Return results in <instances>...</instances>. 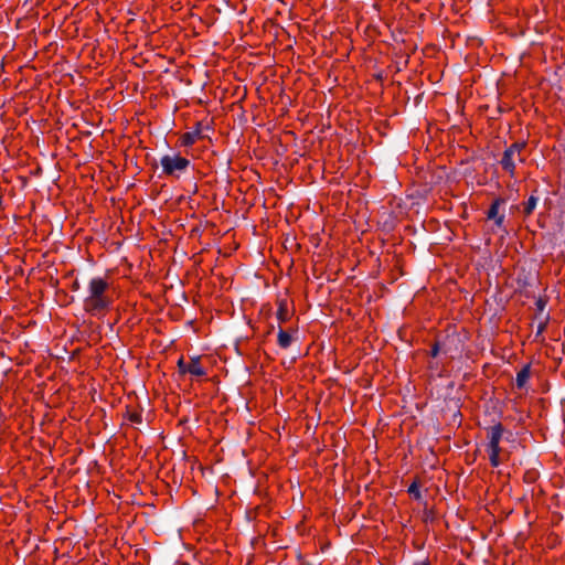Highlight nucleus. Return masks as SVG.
<instances>
[{"mask_svg": "<svg viewBox=\"0 0 565 565\" xmlns=\"http://www.w3.org/2000/svg\"><path fill=\"white\" fill-rule=\"evenodd\" d=\"M414 565H429V562L428 561H424V562L416 563Z\"/></svg>", "mask_w": 565, "mask_h": 565, "instance_id": "obj_16", "label": "nucleus"}, {"mask_svg": "<svg viewBox=\"0 0 565 565\" xmlns=\"http://www.w3.org/2000/svg\"><path fill=\"white\" fill-rule=\"evenodd\" d=\"M438 350H439V349H438V345H434V348L431 349V355H433V356H437V354H438Z\"/></svg>", "mask_w": 565, "mask_h": 565, "instance_id": "obj_15", "label": "nucleus"}, {"mask_svg": "<svg viewBox=\"0 0 565 565\" xmlns=\"http://www.w3.org/2000/svg\"><path fill=\"white\" fill-rule=\"evenodd\" d=\"M276 317L280 323L288 321L291 318V311L289 310L288 302L286 299H280L277 303Z\"/></svg>", "mask_w": 565, "mask_h": 565, "instance_id": "obj_6", "label": "nucleus"}, {"mask_svg": "<svg viewBox=\"0 0 565 565\" xmlns=\"http://www.w3.org/2000/svg\"><path fill=\"white\" fill-rule=\"evenodd\" d=\"M536 305H537V308H539L540 310H543V309H544V307H545V302H544L542 299H540V300L536 302Z\"/></svg>", "mask_w": 565, "mask_h": 565, "instance_id": "obj_14", "label": "nucleus"}, {"mask_svg": "<svg viewBox=\"0 0 565 565\" xmlns=\"http://www.w3.org/2000/svg\"><path fill=\"white\" fill-rule=\"evenodd\" d=\"M503 435V427L501 424L494 425L488 430V445L487 451L492 467H498L501 463L500 460V441Z\"/></svg>", "mask_w": 565, "mask_h": 565, "instance_id": "obj_4", "label": "nucleus"}, {"mask_svg": "<svg viewBox=\"0 0 565 565\" xmlns=\"http://www.w3.org/2000/svg\"><path fill=\"white\" fill-rule=\"evenodd\" d=\"M536 203H537V199L534 198L533 195L530 196L527 202H526V204H525L524 212L526 214H531L533 212V210L535 209Z\"/></svg>", "mask_w": 565, "mask_h": 565, "instance_id": "obj_12", "label": "nucleus"}, {"mask_svg": "<svg viewBox=\"0 0 565 565\" xmlns=\"http://www.w3.org/2000/svg\"><path fill=\"white\" fill-rule=\"evenodd\" d=\"M502 203L503 201L500 199L494 200L488 211V218L493 220L498 226H500L504 220V215L499 213Z\"/></svg>", "mask_w": 565, "mask_h": 565, "instance_id": "obj_5", "label": "nucleus"}, {"mask_svg": "<svg viewBox=\"0 0 565 565\" xmlns=\"http://www.w3.org/2000/svg\"><path fill=\"white\" fill-rule=\"evenodd\" d=\"M113 302L109 281L103 277L92 278L87 285V295L83 300L84 310L92 316H99L110 309Z\"/></svg>", "mask_w": 565, "mask_h": 565, "instance_id": "obj_1", "label": "nucleus"}, {"mask_svg": "<svg viewBox=\"0 0 565 565\" xmlns=\"http://www.w3.org/2000/svg\"><path fill=\"white\" fill-rule=\"evenodd\" d=\"M188 373H190L193 376H204L206 374L205 369L200 363V358L194 356L191 358L190 362L186 366Z\"/></svg>", "mask_w": 565, "mask_h": 565, "instance_id": "obj_7", "label": "nucleus"}, {"mask_svg": "<svg viewBox=\"0 0 565 565\" xmlns=\"http://www.w3.org/2000/svg\"><path fill=\"white\" fill-rule=\"evenodd\" d=\"M291 342H292V337L287 331H285L284 329L280 328L278 330V334H277L278 345L281 349H287L290 347Z\"/></svg>", "mask_w": 565, "mask_h": 565, "instance_id": "obj_9", "label": "nucleus"}, {"mask_svg": "<svg viewBox=\"0 0 565 565\" xmlns=\"http://www.w3.org/2000/svg\"><path fill=\"white\" fill-rule=\"evenodd\" d=\"M529 379H530V366H524L516 374V385H518V387H523Z\"/></svg>", "mask_w": 565, "mask_h": 565, "instance_id": "obj_10", "label": "nucleus"}, {"mask_svg": "<svg viewBox=\"0 0 565 565\" xmlns=\"http://www.w3.org/2000/svg\"><path fill=\"white\" fill-rule=\"evenodd\" d=\"M525 148L524 142H514L503 152L500 160V164L504 171H507L511 178L515 177L516 162H524L522 151Z\"/></svg>", "mask_w": 565, "mask_h": 565, "instance_id": "obj_2", "label": "nucleus"}, {"mask_svg": "<svg viewBox=\"0 0 565 565\" xmlns=\"http://www.w3.org/2000/svg\"><path fill=\"white\" fill-rule=\"evenodd\" d=\"M408 493L415 499V500H420L422 499V494H420V491H419V484L414 481L409 487H408Z\"/></svg>", "mask_w": 565, "mask_h": 565, "instance_id": "obj_11", "label": "nucleus"}, {"mask_svg": "<svg viewBox=\"0 0 565 565\" xmlns=\"http://www.w3.org/2000/svg\"><path fill=\"white\" fill-rule=\"evenodd\" d=\"M162 173L179 178L190 167V160L179 153L164 154L160 159Z\"/></svg>", "mask_w": 565, "mask_h": 565, "instance_id": "obj_3", "label": "nucleus"}, {"mask_svg": "<svg viewBox=\"0 0 565 565\" xmlns=\"http://www.w3.org/2000/svg\"><path fill=\"white\" fill-rule=\"evenodd\" d=\"M186 366H188V363H185L183 361V359H180L178 361V367H179L180 373H188Z\"/></svg>", "mask_w": 565, "mask_h": 565, "instance_id": "obj_13", "label": "nucleus"}, {"mask_svg": "<svg viewBox=\"0 0 565 565\" xmlns=\"http://www.w3.org/2000/svg\"><path fill=\"white\" fill-rule=\"evenodd\" d=\"M201 138V129L198 127L193 131L185 132L181 136V145L184 147H189L194 145Z\"/></svg>", "mask_w": 565, "mask_h": 565, "instance_id": "obj_8", "label": "nucleus"}]
</instances>
